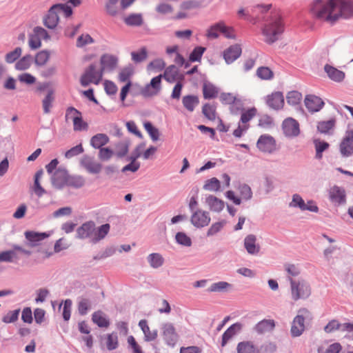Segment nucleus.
<instances>
[{
  "label": "nucleus",
  "mask_w": 353,
  "mask_h": 353,
  "mask_svg": "<svg viewBox=\"0 0 353 353\" xmlns=\"http://www.w3.org/2000/svg\"><path fill=\"white\" fill-rule=\"evenodd\" d=\"M285 30V24L279 12H271L261 28L264 41L272 44L276 41Z\"/></svg>",
  "instance_id": "f03ea898"
},
{
  "label": "nucleus",
  "mask_w": 353,
  "mask_h": 353,
  "mask_svg": "<svg viewBox=\"0 0 353 353\" xmlns=\"http://www.w3.org/2000/svg\"><path fill=\"white\" fill-rule=\"evenodd\" d=\"M257 77L262 80H270L274 77L273 72L268 67H260L256 70Z\"/></svg>",
  "instance_id": "8fccbe9b"
},
{
  "label": "nucleus",
  "mask_w": 353,
  "mask_h": 353,
  "mask_svg": "<svg viewBox=\"0 0 353 353\" xmlns=\"http://www.w3.org/2000/svg\"><path fill=\"white\" fill-rule=\"evenodd\" d=\"M291 294L293 300L305 299L311 294L309 283L303 279L294 280L290 278Z\"/></svg>",
  "instance_id": "7ed1b4c3"
},
{
  "label": "nucleus",
  "mask_w": 353,
  "mask_h": 353,
  "mask_svg": "<svg viewBox=\"0 0 353 353\" xmlns=\"http://www.w3.org/2000/svg\"><path fill=\"white\" fill-rule=\"evenodd\" d=\"M204 116L210 121H214L216 117V106L209 103L205 104L202 108Z\"/></svg>",
  "instance_id": "c03bdc74"
},
{
  "label": "nucleus",
  "mask_w": 353,
  "mask_h": 353,
  "mask_svg": "<svg viewBox=\"0 0 353 353\" xmlns=\"http://www.w3.org/2000/svg\"><path fill=\"white\" fill-rule=\"evenodd\" d=\"M109 142V137L103 133L97 134L90 140V144L94 148H101Z\"/></svg>",
  "instance_id": "c9c22d12"
},
{
  "label": "nucleus",
  "mask_w": 353,
  "mask_h": 353,
  "mask_svg": "<svg viewBox=\"0 0 353 353\" xmlns=\"http://www.w3.org/2000/svg\"><path fill=\"white\" fill-rule=\"evenodd\" d=\"M103 73L101 68L97 69L96 65L91 64L81 77V84L83 86H87L90 83L97 85L102 79Z\"/></svg>",
  "instance_id": "39448f33"
},
{
  "label": "nucleus",
  "mask_w": 353,
  "mask_h": 353,
  "mask_svg": "<svg viewBox=\"0 0 353 353\" xmlns=\"http://www.w3.org/2000/svg\"><path fill=\"white\" fill-rule=\"evenodd\" d=\"M148 261L153 268H159L163 265L164 259L159 253H152L148 255Z\"/></svg>",
  "instance_id": "ea45409f"
},
{
  "label": "nucleus",
  "mask_w": 353,
  "mask_h": 353,
  "mask_svg": "<svg viewBox=\"0 0 353 353\" xmlns=\"http://www.w3.org/2000/svg\"><path fill=\"white\" fill-rule=\"evenodd\" d=\"M183 107L189 112H192L199 103V99L195 95H185L182 98Z\"/></svg>",
  "instance_id": "c85d7f7f"
},
{
  "label": "nucleus",
  "mask_w": 353,
  "mask_h": 353,
  "mask_svg": "<svg viewBox=\"0 0 353 353\" xmlns=\"http://www.w3.org/2000/svg\"><path fill=\"white\" fill-rule=\"evenodd\" d=\"M329 198L336 205L344 204L346 201L345 191L343 188L334 185L329 190Z\"/></svg>",
  "instance_id": "f8f14e48"
},
{
  "label": "nucleus",
  "mask_w": 353,
  "mask_h": 353,
  "mask_svg": "<svg viewBox=\"0 0 353 353\" xmlns=\"http://www.w3.org/2000/svg\"><path fill=\"white\" fill-rule=\"evenodd\" d=\"M336 123V120L335 118H331L327 121H319L317 124V130L322 134H328L334 128Z\"/></svg>",
  "instance_id": "72a5a7b5"
},
{
  "label": "nucleus",
  "mask_w": 353,
  "mask_h": 353,
  "mask_svg": "<svg viewBox=\"0 0 353 353\" xmlns=\"http://www.w3.org/2000/svg\"><path fill=\"white\" fill-rule=\"evenodd\" d=\"M143 126H144L145 130L147 131V132L149 134V135L150 136L151 139L153 141H155L159 139V130L157 128H156L155 127H154L150 122H148V121L145 122L143 123Z\"/></svg>",
  "instance_id": "052dcab7"
},
{
  "label": "nucleus",
  "mask_w": 353,
  "mask_h": 353,
  "mask_svg": "<svg viewBox=\"0 0 353 353\" xmlns=\"http://www.w3.org/2000/svg\"><path fill=\"white\" fill-rule=\"evenodd\" d=\"M25 236L28 241L30 247H35L39 245V242L46 239L48 235L46 233H39L33 231H26Z\"/></svg>",
  "instance_id": "393cba45"
},
{
  "label": "nucleus",
  "mask_w": 353,
  "mask_h": 353,
  "mask_svg": "<svg viewBox=\"0 0 353 353\" xmlns=\"http://www.w3.org/2000/svg\"><path fill=\"white\" fill-rule=\"evenodd\" d=\"M59 17L57 6H52L43 19V23L48 28L54 29L57 27Z\"/></svg>",
  "instance_id": "4be33fe9"
},
{
  "label": "nucleus",
  "mask_w": 353,
  "mask_h": 353,
  "mask_svg": "<svg viewBox=\"0 0 353 353\" xmlns=\"http://www.w3.org/2000/svg\"><path fill=\"white\" fill-rule=\"evenodd\" d=\"M292 323L290 332L292 336L296 337L302 334L305 330V319H311L312 314L307 308H301Z\"/></svg>",
  "instance_id": "20e7f679"
},
{
  "label": "nucleus",
  "mask_w": 353,
  "mask_h": 353,
  "mask_svg": "<svg viewBox=\"0 0 353 353\" xmlns=\"http://www.w3.org/2000/svg\"><path fill=\"white\" fill-rule=\"evenodd\" d=\"M126 25L130 26H140L143 23V18L140 14H131L124 18Z\"/></svg>",
  "instance_id": "79ce46f5"
},
{
  "label": "nucleus",
  "mask_w": 353,
  "mask_h": 353,
  "mask_svg": "<svg viewBox=\"0 0 353 353\" xmlns=\"http://www.w3.org/2000/svg\"><path fill=\"white\" fill-rule=\"evenodd\" d=\"M304 103L306 108L311 113L320 111L325 104L320 97L314 94L307 95L305 98Z\"/></svg>",
  "instance_id": "9b49d317"
},
{
  "label": "nucleus",
  "mask_w": 353,
  "mask_h": 353,
  "mask_svg": "<svg viewBox=\"0 0 353 353\" xmlns=\"http://www.w3.org/2000/svg\"><path fill=\"white\" fill-rule=\"evenodd\" d=\"M275 327V322L272 319H263L255 326V330L260 334L272 331Z\"/></svg>",
  "instance_id": "473e14b6"
},
{
  "label": "nucleus",
  "mask_w": 353,
  "mask_h": 353,
  "mask_svg": "<svg viewBox=\"0 0 353 353\" xmlns=\"http://www.w3.org/2000/svg\"><path fill=\"white\" fill-rule=\"evenodd\" d=\"M94 42L93 38L88 34H83L80 35L77 40L76 46L77 48H83L87 45L92 44Z\"/></svg>",
  "instance_id": "6e6d98bb"
},
{
  "label": "nucleus",
  "mask_w": 353,
  "mask_h": 353,
  "mask_svg": "<svg viewBox=\"0 0 353 353\" xmlns=\"http://www.w3.org/2000/svg\"><path fill=\"white\" fill-rule=\"evenodd\" d=\"M92 303L89 299L82 297L78 302V311L81 315H85L91 309Z\"/></svg>",
  "instance_id": "37998d69"
},
{
  "label": "nucleus",
  "mask_w": 353,
  "mask_h": 353,
  "mask_svg": "<svg viewBox=\"0 0 353 353\" xmlns=\"http://www.w3.org/2000/svg\"><path fill=\"white\" fill-rule=\"evenodd\" d=\"M162 77L169 83H174V81H181L184 79V76L179 73L178 68L175 65H170L168 67Z\"/></svg>",
  "instance_id": "6ab92c4d"
},
{
  "label": "nucleus",
  "mask_w": 353,
  "mask_h": 353,
  "mask_svg": "<svg viewBox=\"0 0 353 353\" xmlns=\"http://www.w3.org/2000/svg\"><path fill=\"white\" fill-rule=\"evenodd\" d=\"M219 99L225 105H232L239 101L236 96L232 93H222L219 97Z\"/></svg>",
  "instance_id": "13d9d810"
},
{
  "label": "nucleus",
  "mask_w": 353,
  "mask_h": 353,
  "mask_svg": "<svg viewBox=\"0 0 353 353\" xmlns=\"http://www.w3.org/2000/svg\"><path fill=\"white\" fill-rule=\"evenodd\" d=\"M119 0H108L105 4V11L110 16H116L118 13V2Z\"/></svg>",
  "instance_id": "4d7b16f0"
},
{
  "label": "nucleus",
  "mask_w": 353,
  "mask_h": 353,
  "mask_svg": "<svg viewBox=\"0 0 353 353\" xmlns=\"http://www.w3.org/2000/svg\"><path fill=\"white\" fill-rule=\"evenodd\" d=\"M50 54L48 50H41L35 56V64L39 66L45 65L50 59Z\"/></svg>",
  "instance_id": "603ef678"
},
{
  "label": "nucleus",
  "mask_w": 353,
  "mask_h": 353,
  "mask_svg": "<svg viewBox=\"0 0 353 353\" xmlns=\"http://www.w3.org/2000/svg\"><path fill=\"white\" fill-rule=\"evenodd\" d=\"M205 203L209 208L214 212H221L225 206L224 202L214 196L210 195L206 197Z\"/></svg>",
  "instance_id": "cd10ccee"
},
{
  "label": "nucleus",
  "mask_w": 353,
  "mask_h": 353,
  "mask_svg": "<svg viewBox=\"0 0 353 353\" xmlns=\"http://www.w3.org/2000/svg\"><path fill=\"white\" fill-rule=\"evenodd\" d=\"M68 176V171L65 168H59L51 179L53 186L57 189H62L66 185Z\"/></svg>",
  "instance_id": "9d476101"
},
{
  "label": "nucleus",
  "mask_w": 353,
  "mask_h": 353,
  "mask_svg": "<svg viewBox=\"0 0 353 353\" xmlns=\"http://www.w3.org/2000/svg\"><path fill=\"white\" fill-rule=\"evenodd\" d=\"M161 78L162 74L152 78L150 83L141 90V94L145 97H150L157 94L161 88Z\"/></svg>",
  "instance_id": "1a4fd4ad"
},
{
  "label": "nucleus",
  "mask_w": 353,
  "mask_h": 353,
  "mask_svg": "<svg viewBox=\"0 0 353 353\" xmlns=\"http://www.w3.org/2000/svg\"><path fill=\"white\" fill-rule=\"evenodd\" d=\"M43 174V171L42 170H40L36 172L34 175V184L32 187L33 192L39 197L42 196L44 194L46 193L45 189L41 185L40 183V179H41Z\"/></svg>",
  "instance_id": "7c9ffc66"
},
{
  "label": "nucleus",
  "mask_w": 353,
  "mask_h": 353,
  "mask_svg": "<svg viewBox=\"0 0 353 353\" xmlns=\"http://www.w3.org/2000/svg\"><path fill=\"white\" fill-rule=\"evenodd\" d=\"M283 130L287 136H297L299 134V124L295 119L288 118L283 123Z\"/></svg>",
  "instance_id": "a211bd4d"
},
{
  "label": "nucleus",
  "mask_w": 353,
  "mask_h": 353,
  "mask_svg": "<svg viewBox=\"0 0 353 353\" xmlns=\"http://www.w3.org/2000/svg\"><path fill=\"white\" fill-rule=\"evenodd\" d=\"M241 329L240 323H234L229 327L222 336L221 345L223 347L228 341Z\"/></svg>",
  "instance_id": "f704fd0d"
},
{
  "label": "nucleus",
  "mask_w": 353,
  "mask_h": 353,
  "mask_svg": "<svg viewBox=\"0 0 353 353\" xmlns=\"http://www.w3.org/2000/svg\"><path fill=\"white\" fill-rule=\"evenodd\" d=\"M325 72L332 81L340 82L345 78V73L337 68L326 64L324 67Z\"/></svg>",
  "instance_id": "a878e982"
},
{
  "label": "nucleus",
  "mask_w": 353,
  "mask_h": 353,
  "mask_svg": "<svg viewBox=\"0 0 353 353\" xmlns=\"http://www.w3.org/2000/svg\"><path fill=\"white\" fill-rule=\"evenodd\" d=\"M267 104L272 108L278 110L284 105V97L281 92H275L267 97Z\"/></svg>",
  "instance_id": "412c9836"
},
{
  "label": "nucleus",
  "mask_w": 353,
  "mask_h": 353,
  "mask_svg": "<svg viewBox=\"0 0 353 353\" xmlns=\"http://www.w3.org/2000/svg\"><path fill=\"white\" fill-rule=\"evenodd\" d=\"M85 185V179L82 176L73 175L68 176L66 185L74 188H80Z\"/></svg>",
  "instance_id": "a19ab883"
},
{
  "label": "nucleus",
  "mask_w": 353,
  "mask_h": 353,
  "mask_svg": "<svg viewBox=\"0 0 353 353\" xmlns=\"http://www.w3.org/2000/svg\"><path fill=\"white\" fill-rule=\"evenodd\" d=\"M206 48L201 46H197L194 48L192 52L190 53L189 59L192 62L200 61L201 57L205 52Z\"/></svg>",
  "instance_id": "bf43d9fd"
},
{
  "label": "nucleus",
  "mask_w": 353,
  "mask_h": 353,
  "mask_svg": "<svg viewBox=\"0 0 353 353\" xmlns=\"http://www.w3.org/2000/svg\"><path fill=\"white\" fill-rule=\"evenodd\" d=\"M339 151L343 157H349L353 154V130L345 132L339 144Z\"/></svg>",
  "instance_id": "6e6552de"
},
{
  "label": "nucleus",
  "mask_w": 353,
  "mask_h": 353,
  "mask_svg": "<svg viewBox=\"0 0 353 353\" xmlns=\"http://www.w3.org/2000/svg\"><path fill=\"white\" fill-rule=\"evenodd\" d=\"M175 239L176 242L182 245L190 246L192 244L191 239L184 232H179L176 233Z\"/></svg>",
  "instance_id": "338daca9"
},
{
  "label": "nucleus",
  "mask_w": 353,
  "mask_h": 353,
  "mask_svg": "<svg viewBox=\"0 0 353 353\" xmlns=\"http://www.w3.org/2000/svg\"><path fill=\"white\" fill-rule=\"evenodd\" d=\"M203 94L205 99H214L218 95V90L213 84L204 83L203 85Z\"/></svg>",
  "instance_id": "4c0bfd02"
},
{
  "label": "nucleus",
  "mask_w": 353,
  "mask_h": 353,
  "mask_svg": "<svg viewBox=\"0 0 353 353\" xmlns=\"http://www.w3.org/2000/svg\"><path fill=\"white\" fill-rule=\"evenodd\" d=\"M237 353H260L259 348L252 341H242L236 346Z\"/></svg>",
  "instance_id": "bb28decb"
},
{
  "label": "nucleus",
  "mask_w": 353,
  "mask_h": 353,
  "mask_svg": "<svg viewBox=\"0 0 353 353\" xmlns=\"http://www.w3.org/2000/svg\"><path fill=\"white\" fill-rule=\"evenodd\" d=\"M244 247L250 254H257L260 251V245L256 243V237L254 234H249L245 238Z\"/></svg>",
  "instance_id": "5701e85b"
},
{
  "label": "nucleus",
  "mask_w": 353,
  "mask_h": 353,
  "mask_svg": "<svg viewBox=\"0 0 353 353\" xmlns=\"http://www.w3.org/2000/svg\"><path fill=\"white\" fill-rule=\"evenodd\" d=\"M222 22L217 23L210 26L206 32V37L208 39H214L219 37V33H221Z\"/></svg>",
  "instance_id": "09e8293b"
},
{
  "label": "nucleus",
  "mask_w": 353,
  "mask_h": 353,
  "mask_svg": "<svg viewBox=\"0 0 353 353\" xmlns=\"http://www.w3.org/2000/svg\"><path fill=\"white\" fill-rule=\"evenodd\" d=\"M286 99L288 104L298 105L302 99V94L298 91H290L288 93Z\"/></svg>",
  "instance_id": "3c124183"
},
{
  "label": "nucleus",
  "mask_w": 353,
  "mask_h": 353,
  "mask_svg": "<svg viewBox=\"0 0 353 353\" xmlns=\"http://www.w3.org/2000/svg\"><path fill=\"white\" fill-rule=\"evenodd\" d=\"M210 217L208 212L198 210L191 216L192 223L196 228H203L209 224Z\"/></svg>",
  "instance_id": "4468645a"
},
{
  "label": "nucleus",
  "mask_w": 353,
  "mask_h": 353,
  "mask_svg": "<svg viewBox=\"0 0 353 353\" xmlns=\"http://www.w3.org/2000/svg\"><path fill=\"white\" fill-rule=\"evenodd\" d=\"M73 126L74 131H81L88 128V123L83 120L82 116L81 114L77 118H74V121H73Z\"/></svg>",
  "instance_id": "774afa93"
},
{
  "label": "nucleus",
  "mask_w": 353,
  "mask_h": 353,
  "mask_svg": "<svg viewBox=\"0 0 353 353\" xmlns=\"http://www.w3.org/2000/svg\"><path fill=\"white\" fill-rule=\"evenodd\" d=\"M22 49L20 47H17L14 50L6 54L5 60L8 63H12L20 57Z\"/></svg>",
  "instance_id": "e2e57ef3"
},
{
  "label": "nucleus",
  "mask_w": 353,
  "mask_h": 353,
  "mask_svg": "<svg viewBox=\"0 0 353 353\" xmlns=\"http://www.w3.org/2000/svg\"><path fill=\"white\" fill-rule=\"evenodd\" d=\"M203 188L206 190L216 192L220 188V181L215 177L205 181Z\"/></svg>",
  "instance_id": "680f3d73"
},
{
  "label": "nucleus",
  "mask_w": 353,
  "mask_h": 353,
  "mask_svg": "<svg viewBox=\"0 0 353 353\" xmlns=\"http://www.w3.org/2000/svg\"><path fill=\"white\" fill-rule=\"evenodd\" d=\"M19 312V309L8 312L3 316L2 319L3 322L5 323L15 322L18 319Z\"/></svg>",
  "instance_id": "69168bd1"
},
{
  "label": "nucleus",
  "mask_w": 353,
  "mask_h": 353,
  "mask_svg": "<svg viewBox=\"0 0 353 353\" xmlns=\"http://www.w3.org/2000/svg\"><path fill=\"white\" fill-rule=\"evenodd\" d=\"M54 101V92L52 89L48 90L47 94L42 100V107L43 113L48 114L50 112Z\"/></svg>",
  "instance_id": "c756f323"
},
{
  "label": "nucleus",
  "mask_w": 353,
  "mask_h": 353,
  "mask_svg": "<svg viewBox=\"0 0 353 353\" xmlns=\"http://www.w3.org/2000/svg\"><path fill=\"white\" fill-rule=\"evenodd\" d=\"M92 320L100 327H108L110 325L109 321L101 311L94 312L92 316Z\"/></svg>",
  "instance_id": "58836bf2"
},
{
  "label": "nucleus",
  "mask_w": 353,
  "mask_h": 353,
  "mask_svg": "<svg viewBox=\"0 0 353 353\" xmlns=\"http://www.w3.org/2000/svg\"><path fill=\"white\" fill-rule=\"evenodd\" d=\"M95 230V223L92 221H87L83 223L77 230V236L79 239H90L92 242L94 232Z\"/></svg>",
  "instance_id": "ddd939ff"
},
{
  "label": "nucleus",
  "mask_w": 353,
  "mask_h": 353,
  "mask_svg": "<svg viewBox=\"0 0 353 353\" xmlns=\"http://www.w3.org/2000/svg\"><path fill=\"white\" fill-rule=\"evenodd\" d=\"M81 165L89 172L97 174L101 170V165L94 161L92 158L88 156H84L81 160Z\"/></svg>",
  "instance_id": "aec40b11"
},
{
  "label": "nucleus",
  "mask_w": 353,
  "mask_h": 353,
  "mask_svg": "<svg viewBox=\"0 0 353 353\" xmlns=\"http://www.w3.org/2000/svg\"><path fill=\"white\" fill-rule=\"evenodd\" d=\"M309 12L315 19L333 24L340 18L353 17V3L345 0H314Z\"/></svg>",
  "instance_id": "f257e3e1"
},
{
  "label": "nucleus",
  "mask_w": 353,
  "mask_h": 353,
  "mask_svg": "<svg viewBox=\"0 0 353 353\" xmlns=\"http://www.w3.org/2000/svg\"><path fill=\"white\" fill-rule=\"evenodd\" d=\"M256 148L264 154H272L278 149L275 139L269 134H262L259 137Z\"/></svg>",
  "instance_id": "423d86ee"
},
{
  "label": "nucleus",
  "mask_w": 353,
  "mask_h": 353,
  "mask_svg": "<svg viewBox=\"0 0 353 353\" xmlns=\"http://www.w3.org/2000/svg\"><path fill=\"white\" fill-rule=\"evenodd\" d=\"M101 68L102 71H112L118 63V58L111 54H104L100 59Z\"/></svg>",
  "instance_id": "dca6fc26"
},
{
  "label": "nucleus",
  "mask_w": 353,
  "mask_h": 353,
  "mask_svg": "<svg viewBox=\"0 0 353 353\" xmlns=\"http://www.w3.org/2000/svg\"><path fill=\"white\" fill-rule=\"evenodd\" d=\"M353 328V324L350 323H345L341 324L336 320L330 321L324 327V331L326 333H331L335 330L347 331Z\"/></svg>",
  "instance_id": "b1692460"
},
{
  "label": "nucleus",
  "mask_w": 353,
  "mask_h": 353,
  "mask_svg": "<svg viewBox=\"0 0 353 353\" xmlns=\"http://www.w3.org/2000/svg\"><path fill=\"white\" fill-rule=\"evenodd\" d=\"M139 325L144 333L145 341H153L157 337V332L156 330L151 331L150 330L146 320H141L139 323Z\"/></svg>",
  "instance_id": "e433bc0d"
},
{
  "label": "nucleus",
  "mask_w": 353,
  "mask_h": 353,
  "mask_svg": "<svg viewBox=\"0 0 353 353\" xmlns=\"http://www.w3.org/2000/svg\"><path fill=\"white\" fill-rule=\"evenodd\" d=\"M17 254L14 250H6L0 253V263L1 262H13L17 259Z\"/></svg>",
  "instance_id": "0e129e2a"
},
{
  "label": "nucleus",
  "mask_w": 353,
  "mask_h": 353,
  "mask_svg": "<svg viewBox=\"0 0 353 353\" xmlns=\"http://www.w3.org/2000/svg\"><path fill=\"white\" fill-rule=\"evenodd\" d=\"M242 50L239 44H234L223 51V58L228 64L234 62L241 54Z\"/></svg>",
  "instance_id": "f3484780"
},
{
  "label": "nucleus",
  "mask_w": 353,
  "mask_h": 353,
  "mask_svg": "<svg viewBox=\"0 0 353 353\" xmlns=\"http://www.w3.org/2000/svg\"><path fill=\"white\" fill-rule=\"evenodd\" d=\"M105 345L108 350H113L117 348L119 345L118 336L117 333L112 332L108 334L105 338Z\"/></svg>",
  "instance_id": "a18cd8bd"
},
{
  "label": "nucleus",
  "mask_w": 353,
  "mask_h": 353,
  "mask_svg": "<svg viewBox=\"0 0 353 353\" xmlns=\"http://www.w3.org/2000/svg\"><path fill=\"white\" fill-rule=\"evenodd\" d=\"M131 57L132 61L135 63L143 61L148 57L146 48L143 47L139 51L131 52Z\"/></svg>",
  "instance_id": "864d4df0"
},
{
  "label": "nucleus",
  "mask_w": 353,
  "mask_h": 353,
  "mask_svg": "<svg viewBox=\"0 0 353 353\" xmlns=\"http://www.w3.org/2000/svg\"><path fill=\"white\" fill-rule=\"evenodd\" d=\"M162 330L163 339L168 345L174 346L178 339V335L174 325L170 323H165L163 325Z\"/></svg>",
  "instance_id": "2eb2a0df"
},
{
  "label": "nucleus",
  "mask_w": 353,
  "mask_h": 353,
  "mask_svg": "<svg viewBox=\"0 0 353 353\" xmlns=\"http://www.w3.org/2000/svg\"><path fill=\"white\" fill-rule=\"evenodd\" d=\"M110 229V225L108 223L103 224L99 228L95 227L92 243H97L103 239L108 234Z\"/></svg>",
  "instance_id": "2f4dec72"
},
{
  "label": "nucleus",
  "mask_w": 353,
  "mask_h": 353,
  "mask_svg": "<svg viewBox=\"0 0 353 353\" xmlns=\"http://www.w3.org/2000/svg\"><path fill=\"white\" fill-rule=\"evenodd\" d=\"M48 38V33L44 28L39 26L35 27L32 33L29 35L28 46L31 50H37L41 46V39Z\"/></svg>",
  "instance_id": "0eeeda50"
},
{
  "label": "nucleus",
  "mask_w": 353,
  "mask_h": 353,
  "mask_svg": "<svg viewBox=\"0 0 353 353\" xmlns=\"http://www.w3.org/2000/svg\"><path fill=\"white\" fill-rule=\"evenodd\" d=\"M257 110L255 108H251L247 110H244L241 113L240 123L248 124L256 114Z\"/></svg>",
  "instance_id": "49530a36"
},
{
  "label": "nucleus",
  "mask_w": 353,
  "mask_h": 353,
  "mask_svg": "<svg viewBox=\"0 0 353 353\" xmlns=\"http://www.w3.org/2000/svg\"><path fill=\"white\" fill-rule=\"evenodd\" d=\"M316 149V157L319 159L322 158V152L328 149L330 145L328 143L320 140L314 141Z\"/></svg>",
  "instance_id": "5fc2aeb1"
},
{
  "label": "nucleus",
  "mask_w": 353,
  "mask_h": 353,
  "mask_svg": "<svg viewBox=\"0 0 353 353\" xmlns=\"http://www.w3.org/2000/svg\"><path fill=\"white\" fill-rule=\"evenodd\" d=\"M32 63L31 55H26L21 58L16 63L15 68L18 70H25L28 69Z\"/></svg>",
  "instance_id": "de8ad7c7"
}]
</instances>
